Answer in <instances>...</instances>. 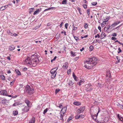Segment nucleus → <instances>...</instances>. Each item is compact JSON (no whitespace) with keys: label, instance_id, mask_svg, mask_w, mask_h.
Returning a JSON list of instances; mask_svg holds the SVG:
<instances>
[{"label":"nucleus","instance_id":"obj_52","mask_svg":"<svg viewBox=\"0 0 123 123\" xmlns=\"http://www.w3.org/2000/svg\"><path fill=\"white\" fill-rule=\"evenodd\" d=\"M73 30L75 31V30H76L77 29V27H75L74 25H73Z\"/></svg>","mask_w":123,"mask_h":123},{"label":"nucleus","instance_id":"obj_54","mask_svg":"<svg viewBox=\"0 0 123 123\" xmlns=\"http://www.w3.org/2000/svg\"><path fill=\"white\" fill-rule=\"evenodd\" d=\"M61 33L62 34L64 33V35H66V32L65 31H62L61 32Z\"/></svg>","mask_w":123,"mask_h":123},{"label":"nucleus","instance_id":"obj_10","mask_svg":"<svg viewBox=\"0 0 123 123\" xmlns=\"http://www.w3.org/2000/svg\"><path fill=\"white\" fill-rule=\"evenodd\" d=\"M90 114L91 116V117L93 119H97V114L96 115L95 114H94L93 115L91 113H90Z\"/></svg>","mask_w":123,"mask_h":123},{"label":"nucleus","instance_id":"obj_15","mask_svg":"<svg viewBox=\"0 0 123 123\" xmlns=\"http://www.w3.org/2000/svg\"><path fill=\"white\" fill-rule=\"evenodd\" d=\"M25 103L27 104V106L29 107L30 106L29 105L30 103V102L29 101L28 99H26L25 101Z\"/></svg>","mask_w":123,"mask_h":123},{"label":"nucleus","instance_id":"obj_28","mask_svg":"<svg viewBox=\"0 0 123 123\" xmlns=\"http://www.w3.org/2000/svg\"><path fill=\"white\" fill-rule=\"evenodd\" d=\"M107 74H106V76H109V77H111L110 76V74L109 73V72L108 71H107Z\"/></svg>","mask_w":123,"mask_h":123},{"label":"nucleus","instance_id":"obj_55","mask_svg":"<svg viewBox=\"0 0 123 123\" xmlns=\"http://www.w3.org/2000/svg\"><path fill=\"white\" fill-rule=\"evenodd\" d=\"M1 76V77L2 79V80H4L5 79V76L4 75H2V76Z\"/></svg>","mask_w":123,"mask_h":123},{"label":"nucleus","instance_id":"obj_18","mask_svg":"<svg viewBox=\"0 0 123 123\" xmlns=\"http://www.w3.org/2000/svg\"><path fill=\"white\" fill-rule=\"evenodd\" d=\"M18 111L17 110H14L13 111V114L14 116H15L18 114Z\"/></svg>","mask_w":123,"mask_h":123},{"label":"nucleus","instance_id":"obj_56","mask_svg":"<svg viewBox=\"0 0 123 123\" xmlns=\"http://www.w3.org/2000/svg\"><path fill=\"white\" fill-rule=\"evenodd\" d=\"M68 25V23H66L65 25V27L66 29H67V26Z\"/></svg>","mask_w":123,"mask_h":123},{"label":"nucleus","instance_id":"obj_37","mask_svg":"<svg viewBox=\"0 0 123 123\" xmlns=\"http://www.w3.org/2000/svg\"><path fill=\"white\" fill-rule=\"evenodd\" d=\"M34 8H31L29 9V12L31 13L33 11Z\"/></svg>","mask_w":123,"mask_h":123},{"label":"nucleus","instance_id":"obj_62","mask_svg":"<svg viewBox=\"0 0 123 123\" xmlns=\"http://www.w3.org/2000/svg\"><path fill=\"white\" fill-rule=\"evenodd\" d=\"M27 70V68H25L23 69V70L24 71H26Z\"/></svg>","mask_w":123,"mask_h":123},{"label":"nucleus","instance_id":"obj_61","mask_svg":"<svg viewBox=\"0 0 123 123\" xmlns=\"http://www.w3.org/2000/svg\"><path fill=\"white\" fill-rule=\"evenodd\" d=\"M63 23V22H61V23L59 25L60 27V28H61L62 26V25Z\"/></svg>","mask_w":123,"mask_h":123},{"label":"nucleus","instance_id":"obj_5","mask_svg":"<svg viewBox=\"0 0 123 123\" xmlns=\"http://www.w3.org/2000/svg\"><path fill=\"white\" fill-rule=\"evenodd\" d=\"M29 107L27 106H25L24 108H22V114H23L28 112L29 110Z\"/></svg>","mask_w":123,"mask_h":123},{"label":"nucleus","instance_id":"obj_53","mask_svg":"<svg viewBox=\"0 0 123 123\" xmlns=\"http://www.w3.org/2000/svg\"><path fill=\"white\" fill-rule=\"evenodd\" d=\"M111 39L112 40H115L117 38H116L115 37H111Z\"/></svg>","mask_w":123,"mask_h":123},{"label":"nucleus","instance_id":"obj_50","mask_svg":"<svg viewBox=\"0 0 123 123\" xmlns=\"http://www.w3.org/2000/svg\"><path fill=\"white\" fill-rule=\"evenodd\" d=\"M60 90L59 89H56L55 91V93L56 94Z\"/></svg>","mask_w":123,"mask_h":123},{"label":"nucleus","instance_id":"obj_1","mask_svg":"<svg viewBox=\"0 0 123 123\" xmlns=\"http://www.w3.org/2000/svg\"><path fill=\"white\" fill-rule=\"evenodd\" d=\"M38 55L35 53L30 57H27L25 60V62L27 65L29 67L35 66L39 62V60L38 58Z\"/></svg>","mask_w":123,"mask_h":123},{"label":"nucleus","instance_id":"obj_21","mask_svg":"<svg viewBox=\"0 0 123 123\" xmlns=\"http://www.w3.org/2000/svg\"><path fill=\"white\" fill-rule=\"evenodd\" d=\"M110 25H109L107 27H105L104 28V30H105L106 29V32H108V30L110 28Z\"/></svg>","mask_w":123,"mask_h":123},{"label":"nucleus","instance_id":"obj_49","mask_svg":"<svg viewBox=\"0 0 123 123\" xmlns=\"http://www.w3.org/2000/svg\"><path fill=\"white\" fill-rule=\"evenodd\" d=\"M90 9H88L87 10V14L89 16L90 14Z\"/></svg>","mask_w":123,"mask_h":123},{"label":"nucleus","instance_id":"obj_12","mask_svg":"<svg viewBox=\"0 0 123 123\" xmlns=\"http://www.w3.org/2000/svg\"><path fill=\"white\" fill-rule=\"evenodd\" d=\"M41 8H40L38 9L37 10L35 11L33 13L34 15H35L38 14L39 12L41 10Z\"/></svg>","mask_w":123,"mask_h":123},{"label":"nucleus","instance_id":"obj_13","mask_svg":"<svg viewBox=\"0 0 123 123\" xmlns=\"http://www.w3.org/2000/svg\"><path fill=\"white\" fill-rule=\"evenodd\" d=\"M68 62H65L63 66V67L64 69H67L68 67Z\"/></svg>","mask_w":123,"mask_h":123},{"label":"nucleus","instance_id":"obj_29","mask_svg":"<svg viewBox=\"0 0 123 123\" xmlns=\"http://www.w3.org/2000/svg\"><path fill=\"white\" fill-rule=\"evenodd\" d=\"M106 23L103 21V22L101 24V26L102 27H104Z\"/></svg>","mask_w":123,"mask_h":123},{"label":"nucleus","instance_id":"obj_17","mask_svg":"<svg viewBox=\"0 0 123 123\" xmlns=\"http://www.w3.org/2000/svg\"><path fill=\"white\" fill-rule=\"evenodd\" d=\"M73 104L77 106H79L81 105V103L80 102L78 101L74 102Z\"/></svg>","mask_w":123,"mask_h":123},{"label":"nucleus","instance_id":"obj_16","mask_svg":"<svg viewBox=\"0 0 123 123\" xmlns=\"http://www.w3.org/2000/svg\"><path fill=\"white\" fill-rule=\"evenodd\" d=\"M70 53L71 54V56L74 57L76 55V53L75 52H74L73 51H71L70 52Z\"/></svg>","mask_w":123,"mask_h":123},{"label":"nucleus","instance_id":"obj_24","mask_svg":"<svg viewBox=\"0 0 123 123\" xmlns=\"http://www.w3.org/2000/svg\"><path fill=\"white\" fill-rule=\"evenodd\" d=\"M15 71L17 73L18 75H20L21 74V73L18 70L16 69L15 70Z\"/></svg>","mask_w":123,"mask_h":123},{"label":"nucleus","instance_id":"obj_64","mask_svg":"<svg viewBox=\"0 0 123 123\" xmlns=\"http://www.w3.org/2000/svg\"><path fill=\"white\" fill-rule=\"evenodd\" d=\"M18 105V104H17L16 103H15L12 106H16L17 105Z\"/></svg>","mask_w":123,"mask_h":123},{"label":"nucleus","instance_id":"obj_38","mask_svg":"<svg viewBox=\"0 0 123 123\" xmlns=\"http://www.w3.org/2000/svg\"><path fill=\"white\" fill-rule=\"evenodd\" d=\"M80 118H82L84 117V116L82 115H79Z\"/></svg>","mask_w":123,"mask_h":123},{"label":"nucleus","instance_id":"obj_32","mask_svg":"<svg viewBox=\"0 0 123 123\" xmlns=\"http://www.w3.org/2000/svg\"><path fill=\"white\" fill-rule=\"evenodd\" d=\"M77 9L79 11V12L80 13V15L82 14V13H81V12L80 8H79V7H78L77 8Z\"/></svg>","mask_w":123,"mask_h":123},{"label":"nucleus","instance_id":"obj_22","mask_svg":"<svg viewBox=\"0 0 123 123\" xmlns=\"http://www.w3.org/2000/svg\"><path fill=\"white\" fill-rule=\"evenodd\" d=\"M64 116V115H63V114L60 113V117L59 119H60L61 120H62V121H63L64 120L63 119V116Z\"/></svg>","mask_w":123,"mask_h":123},{"label":"nucleus","instance_id":"obj_6","mask_svg":"<svg viewBox=\"0 0 123 123\" xmlns=\"http://www.w3.org/2000/svg\"><path fill=\"white\" fill-rule=\"evenodd\" d=\"M86 86H87L86 87V88L87 91L88 92L92 90V88L91 87L92 86V85L91 84H88Z\"/></svg>","mask_w":123,"mask_h":123},{"label":"nucleus","instance_id":"obj_19","mask_svg":"<svg viewBox=\"0 0 123 123\" xmlns=\"http://www.w3.org/2000/svg\"><path fill=\"white\" fill-rule=\"evenodd\" d=\"M15 48L14 46L13 45H12L10 46L9 47V49L10 50H13Z\"/></svg>","mask_w":123,"mask_h":123},{"label":"nucleus","instance_id":"obj_47","mask_svg":"<svg viewBox=\"0 0 123 123\" xmlns=\"http://www.w3.org/2000/svg\"><path fill=\"white\" fill-rule=\"evenodd\" d=\"M118 49L119 50V51L118 52V54L119 53H120L122 51V50L120 49V48H118Z\"/></svg>","mask_w":123,"mask_h":123},{"label":"nucleus","instance_id":"obj_46","mask_svg":"<svg viewBox=\"0 0 123 123\" xmlns=\"http://www.w3.org/2000/svg\"><path fill=\"white\" fill-rule=\"evenodd\" d=\"M117 34L116 33H113L112 35V36L113 37H116L117 36Z\"/></svg>","mask_w":123,"mask_h":123},{"label":"nucleus","instance_id":"obj_43","mask_svg":"<svg viewBox=\"0 0 123 123\" xmlns=\"http://www.w3.org/2000/svg\"><path fill=\"white\" fill-rule=\"evenodd\" d=\"M109 18H106L105 19H104V20H105L104 21L106 22H107L108 21V20H109Z\"/></svg>","mask_w":123,"mask_h":123},{"label":"nucleus","instance_id":"obj_59","mask_svg":"<svg viewBox=\"0 0 123 123\" xmlns=\"http://www.w3.org/2000/svg\"><path fill=\"white\" fill-rule=\"evenodd\" d=\"M72 119V117H69L67 120V122H69Z\"/></svg>","mask_w":123,"mask_h":123},{"label":"nucleus","instance_id":"obj_34","mask_svg":"<svg viewBox=\"0 0 123 123\" xmlns=\"http://www.w3.org/2000/svg\"><path fill=\"white\" fill-rule=\"evenodd\" d=\"M67 2V0H63L62 2V4H66Z\"/></svg>","mask_w":123,"mask_h":123},{"label":"nucleus","instance_id":"obj_14","mask_svg":"<svg viewBox=\"0 0 123 123\" xmlns=\"http://www.w3.org/2000/svg\"><path fill=\"white\" fill-rule=\"evenodd\" d=\"M118 119L121 121L123 122V117H122L121 115L119 114H118L117 116Z\"/></svg>","mask_w":123,"mask_h":123},{"label":"nucleus","instance_id":"obj_23","mask_svg":"<svg viewBox=\"0 0 123 123\" xmlns=\"http://www.w3.org/2000/svg\"><path fill=\"white\" fill-rule=\"evenodd\" d=\"M73 78L75 80V81H77V80L78 78L73 73Z\"/></svg>","mask_w":123,"mask_h":123},{"label":"nucleus","instance_id":"obj_27","mask_svg":"<svg viewBox=\"0 0 123 123\" xmlns=\"http://www.w3.org/2000/svg\"><path fill=\"white\" fill-rule=\"evenodd\" d=\"M35 121V118H33L31 120V121H30L29 123H34Z\"/></svg>","mask_w":123,"mask_h":123},{"label":"nucleus","instance_id":"obj_3","mask_svg":"<svg viewBox=\"0 0 123 123\" xmlns=\"http://www.w3.org/2000/svg\"><path fill=\"white\" fill-rule=\"evenodd\" d=\"M25 92L29 95H31L34 92V89L32 86L27 85L25 87Z\"/></svg>","mask_w":123,"mask_h":123},{"label":"nucleus","instance_id":"obj_40","mask_svg":"<svg viewBox=\"0 0 123 123\" xmlns=\"http://www.w3.org/2000/svg\"><path fill=\"white\" fill-rule=\"evenodd\" d=\"M54 8V7H50V8H48L46 9L45 10H44V11H43V12H45L46 11H48V10H49L51 8Z\"/></svg>","mask_w":123,"mask_h":123},{"label":"nucleus","instance_id":"obj_20","mask_svg":"<svg viewBox=\"0 0 123 123\" xmlns=\"http://www.w3.org/2000/svg\"><path fill=\"white\" fill-rule=\"evenodd\" d=\"M106 36L105 33L104 32H102L101 34V37H102V38H103L105 37Z\"/></svg>","mask_w":123,"mask_h":123},{"label":"nucleus","instance_id":"obj_39","mask_svg":"<svg viewBox=\"0 0 123 123\" xmlns=\"http://www.w3.org/2000/svg\"><path fill=\"white\" fill-rule=\"evenodd\" d=\"M73 84V83L71 81H70L69 83V85L70 86L72 85Z\"/></svg>","mask_w":123,"mask_h":123},{"label":"nucleus","instance_id":"obj_30","mask_svg":"<svg viewBox=\"0 0 123 123\" xmlns=\"http://www.w3.org/2000/svg\"><path fill=\"white\" fill-rule=\"evenodd\" d=\"M6 101L7 100L6 99H5L2 100V101L1 102L3 104H6Z\"/></svg>","mask_w":123,"mask_h":123},{"label":"nucleus","instance_id":"obj_7","mask_svg":"<svg viewBox=\"0 0 123 123\" xmlns=\"http://www.w3.org/2000/svg\"><path fill=\"white\" fill-rule=\"evenodd\" d=\"M12 5L11 4H9L7 5H5L4 6H2L0 7V10L1 11H3L6 9V8L8 7L9 6Z\"/></svg>","mask_w":123,"mask_h":123},{"label":"nucleus","instance_id":"obj_4","mask_svg":"<svg viewBox=\"0 0 123 123\" xmlns=\"http://www.w3.org/2000/svg\"><path fill=\"white\" fill-rule=\"evenodd\" d=\"M55 68H55L52 69L50 72V73L51 74V78L52 79H54L56 76L57 72L56 71V70H54Z\"/></svg>","mask_w":123,"mask_h":123},{"label":"nucleus","instance_id":"obj_45","mask_svg":"<svg viewBox=\"0 0 123 123\" xmlns=\"http://www.w3.org/2000/svg\"><path fill=\"white\" fill-rule=\"evenodd\" d=\"M97 4V2H93L92 3V4L93 6H95Z\"/></svg>","mask_w":123,"mask_h":123},{"label":"nucleus","instance_id":"obj_33","mask_svg":"<svg viewBox=\"0 0 123 123\" xmlns=\"http://www.w3.org/2000/svg\"><path fill=\"white\" fill-rule=\"evenodd\" d=\"M93 49V47L92 45H91L89 47L90 50L91 51Z\"/></svg>","mask_w":123,"mask_h":123},{"label":"nucleus","instance_id":"obj_9","mask_svg":"<svg viewBox=\"0 0 123 123\" xmlns=\"http://www.w3.org/2000/svg\"><path fill=\"white\" fill-rule=\"evenodd\" d=\"M67 110V107H65L62 108L61 110V113L64 115L65 113L66 112Z\"/></svg>","mask_w":123,"mask_h":123},{"label":"nucleus","instance_id":"obj_44","mask_svg":"<svg viewBox=\"0 0 123 123\" xmlns=\"http://www.w3.org/2000/svg\"><path fill=\"white\" fill-rule=\"evenodd\" d=\"M75 118L76 119H77L80 118L79 115H77L75 117Z\"/></svg>","mask_w":123,"mask_h":123},{"label":"nucleus","instance_id":"obj_48","mask_svg":"<svg viewBox=\"0 0 123 123\" xmlns=\"http://www.w3.org/2000/svg\"><path fill=\"white\" fill-rule=\"evenodd\" d=\"M17 34L16 33H12V35L11 36H13L14 37H16L17 36Z\"/></svg>","mask_w":123,"mask_h":123},{"label":"nucleus","instance_id":"obj_60","mask_svg":"<svg viewBox=\"0 0 123 123\" xmlns=\"http://www.w3.org/2000/svg\"><path fill=\"white\" fill-rule=\"evenodd\" d=\"M58 107H59L60 108H62V105L61 104H60L59 106Z\"/></svg>","mask_w":123,"mask_h":123},{"label":"nucleus","instance_id":"obj_42","mask_svg":"<svg viewBox=\"0 0 123 123\" xmlns=\"http://www.w3.org/2000/svg\"><path fill=\"white\" fill-rule=\"evenodd\" d=\"M84 27V28L86 29L88 28V26H87V23H86L85 24Z\"/></svg>","mask_w":123,"mask_h":123},{"label":"nucleus","instance_id":"obj_58","mask_svg":"<svg viewBox=\"0 0 123 123\" xmlns=\"http://www.w3.org/2000/svg\"><path fill=\"white\" fill-rule=\"evenodd\" d=\"M97 37H98V38L100 37V36L98 34L97 35H96L95 36V38H96Z\"/></svg>","mask_w":123,"mask_h":123},{"label":"nucleus","instance_id":"obj_2","mask_svg":"<svg viewBox=\"0 0 123 123\" xmlns=\"http://www.w3.org/2000/svg\"><path fill=\"white\" fill-rule=\"evenodd\" d=\"M97 58L95 57L90 58L87 61L85 62L84 67L88 69H90L95 66L97 63Z\"/></svg>","mask_w":123,"mask_h":123},{"label":"nucleus","instance_id":"obj_26","mask_svg":"<svg viewBox=\"0 0 123 123\" xmlns=\"http://www.w3.org/2000/svg\"><path fill=\"white\" fill-rule=\"evenodd\" d=\"M84 82V79H82L80 80L79 82L78 83V84L79 86L81 85V83Z\"/></svg>","mask_w":123,"mask_h":123},{"label":"nucleus","instance_id":"obj_41","mask_svg":"<svg viewBox=\"0 0 123 123\" xmlns=\"http://www.w3.org/2000/svg\"><path fill=\"white\" fill-rule=\"evenodd\" d=\"M74 38L77 41L79 40V38L76 37L74 36Z\"/></svg>","mask_w":123,"mask_h":123},{"label":"nucleus","instance_id":"obj_36","mask_svg":"<svg viewBox=\"0 0 123 123\" xmlns=\"http://www.w3.org/2000/svg\"><path fill=\"white\" fill-rule=\"evenodd\" d=\"M77 112L78 114H80L82 112L81 111L79 108L77 110Z\"/></svg>","mask_w":123,"mask_h":123},{"label":"nucleus","instance_id":"obj_8","mask_svg":"<svg viewBox=\"0 0 123 123\" xmlns=\"http://www.w3.org/2000/svg\"><path fill=\"white\" fill-rule=\"evenodd\" d=\"M0 94L2 95L7 96V92L5 90L1 91L0 92Z\"/></svg>","mask_w":123,"mask_h":123},{"label":"nucleus","instance_id":"obj_51","mask_svg":"<svg viewBox=\"0 0 123 123\" xmlns=\"http://www.w3.org/2000/svg\"><path fill=\"white\" fill-rule=\"evenodd\" d=\"M15 80H13L10 83V85L12 86L14 84V82Z\"/></svg>","mask_w":123,"mask_h":123},{"label":"nucleus","instance_id":"obj_35","mask_svg":"<svg viewBox=\"0 0 123 123\" xmlns=\"http://www.w3.org/2000/svg\"><path fill=\"white\" fill-rule=\"evenodd\" d=\"M7 32L9 35H12V32H11V31L10 30H8L7 31Z\"/></svg>","mask_w":123,"mask_h":123},{"label":"nucleus","instance_id":"obj_63","mask_svg":"<svg viewBox=\"0 0 123 123\" xmlns=\"http://www.w3.org/2000/svg\"><path fill=\"white\" fill-rule=\"evenodd\" d=\"M98 29L100 30V31L101 32V27L100 26H99L98 27Z\"/></svg>","mask_w":123,"mask_h":123},{"label":"nucleus","instance_id":"obj_11","mask_svg":"<svg viewBox=\"0 0 123 123\" xmlns=\"http://www.w3.org/2000/svg\"><path fill=\"white\" fill-rule=\"evenodd\" d=\"M120 22V21H118L117 22H114L111 25V26L112 27H114Z\"/></svg>","mask_w":123,"mask_h":123},{"label":"nucleus","instance_id":"obj_57","mask_svg":"<svg viewBox=\"0 0 123 123\" xmlns=\"http://www.w3.org/2000/svg\"><path fill=\"white\" fill-rule=\"evenodd\" d=\"M87 6L86 4H84L83 5V7L84 8L86 9L87 8Z\"/></svg>","mask_w":123,"mask_h":123},{"label":"nucleus","instance_id":"obj_25","mask_svg":"<svg viewBox=\"0 0 123 123\" xmlns=\"http://www.w3.org/2000/svg\"><path fill=\"white\" fill-rule=\"evenodd\" d=\"M80 109L81 111L83 112L85 109V106H83L79 108Z\"/></svg>","mask_w":123,"mask_h":123},{"label":"nucleus","instance_id":"obj_31","mask_svg":"<svg viewBox=\"0 0 123 123\" xmlns=\"http://www.w3.org/2000/svg\"><path fill=\"white\" fill-rule=\"evenodd\" d=\"M48 110V109L47 108H46L44 110L43 112V114H45L47 112Z\"/></svg>","mask_w":123,"mask_h":123}]
</instances>
